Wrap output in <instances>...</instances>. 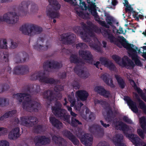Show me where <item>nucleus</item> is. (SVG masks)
Segmentation results:
<instances>
[{"instance_id": "7", "label": "nucleus", "mask_w": 146, "mask_h": 146, "mask_svg": "<svg viewBox=\"0 0 146 146\" xmlns=\"http://www.w3.org/2000/svg\"><path fill=\"white\" fill-rule=\"evenodd\" d=\"M18 20L19 16L17 13L13 12L4 14L3 17L0 16V22L5 21L9 24H15L17 23Z\"/></svg>"}, {"instance_id": "23", "label": "nucleus", "mask_w": 146, "mask_h": 146, "mask_svg": "<svg viewBox=\"0 0 146 146\" xmlns=\"http://www.w3.org/2000/svg\"><path fill=\"white\" fill-rule=\"evenodd\" d=\"M21 58L23 60V62L25 61L26 60L29 58L28 54L25 52L23 51L20 52L16 55L15 58V61L16 63H22Z\"/></svg>"}, {"instance_id": "8", "label": "nucleus", "mask_w": 146, "mask_h": 146, "mask_svg": "<svg viewBox=\"0 0 146 146\" xmlns=\"http://www.w3.org/2000/svg\"><path fill=\"white\" fill-rule=\"evenodd\" d=\"M43 98L48 102L47 104L50 105L52 101L54 100L61 98L62 95L59 93L54 92L53 91L47 90L42 94Z\"/></svg>"}, {"instance_id": "31", "label": "nucleus", "mask_w": 146, "mask_h": 146, "mask_svg": "<svg viewBox=\"0 0 146 146\" xmlns=\"http://www.w3.org/2000/svg\"><path fill=\"white\" fill-rule=\"evenodd\" d=\"M49 120L52 125L58 129H60L63 127L62 123L55 117H50Z\"/></svg>"}, {"instance_id": "6", "label": "nucleus", "mask_w": 146, "mask_h": 146, "mask_svg": "<svg viewBox=\"0 0 146 146\" xmlns=\"http://www.w3.org/2000/svg\"><path fill=\"white\" fill-rule=\"evenodd\" d=\"M19 30L24 35L32 36L33 35L40 33L42 29L37 25L26 24L22 25Z\"/></svg>"}, {"instance_id": "9", "label": "nucleus", "mask_w": 146, "mask_h": 146, "mask_svg": "<svg viewBox=\"0 0 146 146\" xmlns=\"http://www.w3.org/2000/svg\"><path fill=\"white\" fill-rule=\"evenodd\" d=\"M21 124L27 127H32L37 123V118L34 116H25L20 118Z\"/></svg>"}, {"instance_id": "12", "label": "nucleus", "mask_w": 146, "mask_h": 146, "mask_svg": "<svg viewBox=\"0 0 146 146\" xmlns=\"http://www.w3.org/2000/svg\"><path fill=\"white\" fill-rule=\"evenodd\" d=\"M34 141L36 146H41L49 144L50 143V139L45 136L38 135L34 138Z\"/></svg>"}, {"instance_id": "43", "label": "nucleus", "mask_w": 146, "mask_h": 146, "mask_svg": "<svg viewBox=\"0 0 146 146\" xmlns=\"http://www.w3.org/2000/svg\"><path fill=\"white\" fill-rule=\"evenodd\" d=\"M90 47L92 48L96 51L99 52H101V49L100 45H98L96 43L92 44L90 45Z\"/></svg>"}, {"instance_id": "62", "label": "nucleus", "mask_w": 146, "mask_h": 146, "mask_svg": "<svg viewBox=\"0 0 146 146\" xmlns=\"http://www.w3.org/2000/svg\"><path fill=\"white\" fill-rule=\"evenodd\" d=\"M112 58L116 63H118L121 60L120 58L116 55H113L112 56Z\"/></svg>"}, {"instance_id": "1", "label": "nucleus", "mask_w": 146, "mask_h": 146, "mask_svg": "<svg viewBox=\"0 0 146 146\" xmlns=\"http://www.w3.org/2000/svg\"><path fill=\"white\" fill-rule=\"evenodd\" d=\"M34 86L31 85H28L23 88V90L28 93H18L14 94L13 96V98H16L20 103L22 102L23 99L24 101L22 103L23 107L24 109L31 112L38 111L41 106L40 103L31 99V95L36 94L40 91V86L36 85L35 89Z\"/></svg>"}, {"instance_id": "28", "label": "nucleus", "mask_w": 146, "mask_h": 146, "mask_svg": "<svg viewBox=\"0 0 146 146\" xmlns=\"http://www.w3.org/2000/svg\"><path fill=\"white\" fill-rule=\"evenodd\" d=\"M19 131L20 128L19 127H15L12 129L9 133V138L10 139H14L19 137L21 135Z\"/></svg>"}, {"instance_id": "46", "label": "nucleus", "mask_w": 146, "mask_h": 146, "mask_svg": "<svg viewBox=\"0 0 146 146\" xmlns=\"http://www.w3.org/2000/svg\"><path fill=\"white\" fill-rule=\"evenodd\" d=\"M2 41V39H0V48H4L6 49L7 48V42L6 40L5 39H4L3 40V44H1V42Z\"/></svg>"}, {"instance_id": "13", "label": "nucleus", "mask_w": 146, "mask_h": 146, "mask_svg": "<svg viewBox=\"0 0 146 146\" xmlns=\"http://www.w3.org/2000/svg\"><path fill=\"white\" fill-rule=\"evenodd\" d=\"M76 38V35L73 34L68 35L63 33L60 36L61 40L66 44H71L74 43Z\"/></svg>"}, {"instance_id": "3", "label": "nucleus", "mask_w": 146, "mask_h": 146, "mask_svg": "<svg viewBox=\"0 0 146 146\" xmlns=\"http://www.w3.org/2000/svg\"><path fill=\"white\" fill-rule=\"evenodd\" d=\"M62 105L59 102H55L54 106L52 107V113L56 117L68 122L70 121V115L67 114V111L61 109Z\"/></svg>"}, {"instance_id": "4", "label": "nucleus", "mask_w": 146, "mask_h": 146, "mask_svg": "<svg viewBox=\"0 0 146 146\" xmlns=\"http://www.w3.org/2000/svg\"><path fill=\"white\" fill-rule=\"evenodd\" d=\"M51 7L48 6L46 10L47 16L51 19L58 18L60 16L59 10L60 8V5L56 0H48Z\"/></svg>"}, {"instance_id": "36", "label": "nucleus", "mask_w": 146, "mask_h": 146, "mask_svg": "<svg viewBox=\"0 0 146 146\" xmlns=\"http://www.w3.org/2000/svg\"><path fill=\"white\" fill-rule=\"evenodd\" d=\"M80 32L81 37L84 41L87 42H90V39L89 36V33L85 31H84V32L80 31Z\"/></svg>"}, {"instance_id": "55", "label": "nucleus", "mask_w": 146, "mask_h": 146, "mask_svg": "<svg viewBox=\"0 0 146 146\" xmlns=\"http://www.w3.org/2000/svg\"><path fill=\"white\" fill-rule=\"evenodd\" d=\"M88 118L89 121H93L96 118L95 114L93 112H91L90 114L88 116Z\"/></svg>"}, {"instance_id": "51", "label": "nucleus", "mask_w": 146, "mask_h": 146, "mask_svg": "<svg viewBox=\"0 0 146 146\" xmlns=\"http://www.w3.org/2000/svg\"><path fill=\"white\" fill-rule=\"evenodd\" d=\"M133 17L137 21H139V18L141 19H144V16L142 15H138V13H136L135 14H133Z\"/></svg>"}, {"instance_id": "30", "label": "nucleus", "mask_w": 146, "mask_h": 146, "mask_svg": "<svg viewBox=\"0 0 146 146\" xmlns=\"http://www.w3.org/2000/svg\"><path fill=\"white\" fill-rule=\"evenodd\" d=\"M125 60L127 62L123 59H122V62L123 65L129 69L133 68L135 66L134 62L127 56L126 57Z\"/></svg>"}, {"instance_id": "52", "label": "nucleus", "mask_w": 146, "mask_h": 146, "mask_svg": "<svg viewBox=\"0 0 146 146\" xmlns=\"http://www.w3.org/2000/svg\"><path fill=\"white\" fill-rule=\"evenodd\" d=\"M141 48L143 49V52H142L140 51V49H139L138 50V52L139 53H142L143 54L142 55V57L146 60V46L141 47Z\"/></svg>"}, {"instance_id": "53", "label": "nucleus", "mask_w": 146, "mask_h": 146, "mask_svg": "<svg viewBox=\"0 0 146 146\" xmlns=\"http://www.w3.org/2000/svg\"><path fill=\"white\" fill-rule=\"evenodd\" d=\"M73 87L75 90L78 89L80 88V85L79 83L76 81H74L72 83Z\"/></svg>"}, {"instance_id": "49", "label": "nucleus", "mask_w": 146, "mask_h": 146, "mask_svg": "<svg viewBox=\"0 0 146 146\" xmlns=\"http://www.w3.org/2000/svg\"><path fill=\"white\" fill-rule=\"evenodd\" d=\"M0 87H1V91L3 92L6 91L10 88L9 85L6 84H0Z\"/></svg>"}, {"instance_id": "10", "label": "nucleus", "mask_w": 146, "mask_h": 146, "mask_svg": "<svg viewBox=\"0 0 146 146\" xmlns=\"http://www.w3.org/2000/svg\"><path fill=\"white\" fill-rule=\"evenodd\" d=\"M61 62H59L54 60L47 61L43 64V68L45 70L47 71L48 68L58 69L62 67Z\"/></svg>"}, {"instance_id": "24", "label": "nucleus", "mask_w": 146, "mask_h": 146, "mask_svg": "<svg viewBox=\"0 0 146 146\" xmlns=\"http://www.w3.org/2000/svg\"><path fill=\"white\" fill-rule=\"evenodd\" d=\"M127 136L135 146H139L142 144V140L138 136L133 134H128Z\"/></svg>"}, {"instance_id": "11", "label": "nucleus", "mask_w": 146, "mask_h": 146, "mask_svg": "<svg viewBox=\"0 0 146 146\" xmlns=\"http://www.w3.org/2000/svg\"><path fill=\"white\" fill-rule=\"evenodd\" d=\"M31 3L29 1H23L18 7V15L19 16L26 15L28 13V6Z\"/></svg>"}, {"instance_id": "5", "label": "nucleus", "mask_w": 146, "mask_h": 146, "mask_svg": "<svg viewBox=\"0 0 146 146\" xmlns=\"http://www.w3.org/2000/svg\"><path fill=\"white\" fill-rule=\"evenodd\" d=\"M31 77L32 80H38L41 82L51 85L56 84L58 82V80L46 76L44 72L41 71L33 73Z\"/></svg>"}, {"instance_id": "35", "label": "nucleus", "mask_w": 146, "mask_h": 146, "mask_svg": "<svg viewBox=\"0 0 146 146\" xmlns=\"http://www.w3.org/2000/svg\"><path fill=\"white\" fill-rule=\"evenodd\" d=\"M106 110L107 117L106 119L109 122H111L113 118V111L111 107H108Z\"/></svg>"}, {"instance_id": "64", "label": "nucleus", "mask_w": 146, "mask_h": 146, "mask_svg": "<svg viewBox=\"0 0 146 146\" xmlns=\"http://www.w3.org/2000/svg\"><path fill=\"white\" fill-rule=\"evenodd\" d=\"M17 46V43L14 42L13 41H11L10 47L12 49H14L16 48Z\"/></svg>"}, {"instance_id": "56", "label": "nucleus", "mask_w": 146, "mask_h": 146, "mask_svg": "<svg viewBox=\"0 0 146 146\" xmlns=\"http://www.w3.org/2000/svg\"><path fill=\"white\" fill-rule=\"evenodd\" d=\"M123 120L126 122L127 123L129 124H132V121L131 119H129L128 117L126 116H124L123 118Z\"/></svg>"}, {"instance_id": "61", "label": "nucleus", "mask_w": 146, "mask_h": 146, "mask_svg": "<svg viewBox=\"0 0 146 146\" xmlns=\"http://www.w3.org/2000/svg\"><path fill=\"white\" fill-rule=\"evenodd\" d=\"M0 146H9V143L7 141L1 140L0 142Z\"/></svg>"}, {"instance_id": "37", "label": "nucleus", "mask_w": 146, "mask_h": 146, "mask_svg": "<svg viewBox=\"0 0 146 146\" xmlns=\"http://www.w3.org/2000/svg\"><path fill=\"white\" fill-rule=\"evenodd\" d=\"M135 96L139 102V107L146 113V105L145 103L140 98L137 94H135Z\"/></svg>"}, {"instance_id": "42", "label": "nucleus", "mask_w": 146, "mask_h": 146, "mask_svg": "<svg viewBox=\"0 0 146 146\" xmlns=\"http://www.w3.org/2000/svg\"><path fill=\"white\" fill-rule=\"evenodd\" d=\"M71 124L72 126L76 127L78 125H81L82 123L78 120L72 117H71Z\"/></svg>"}, {"instance_id": "63", "label": "nucleus", "mask_w": 146, "mask_h": 146, "mask_svg": "<svg viewBox=\"0 0 146 146\" xmlns=\"http://www.w3.org/2000/svg\"><path fill=\"white\" fill-rule=\"evenodd\" d=\"M38 9V7L35 3H33L31 5V11L32 12H34L35 10H37Z\"/></svg>"}, {"instance_id": "33", "label": "nucleus", "mask_w": 146, "mask_h": 146, "mask_svg": "<svg viewBox=\"0 0 146 146\" xmlns=\"http://www.w3.org/2000/svg\"><path fill=\"white\" fill-rule=\"evenodd\" d=\"M114 123L116 127H117L118 125L119 126L121 127L120 130H121L124 133L125 131H128L129 130L128 126L121 121H116L114 122Z\"/></svg>"}, {"instance_id": "21", "label": "nucleus", "mask_w": 146, "mask_h": 146, "mask_svg": "<svg viewBox=\"0 0 146 146\" xmlns=\"http://www.w3.org/2000/svg\"><path fill=\"white\" fill-rule=\"evenodd\" d=\"M44 40V39L43 37H38L36 44L33 46L34 48L39 51H43L47 50L48 48V45L44 46L38 44L39 42H40L43 43Z\"/></svg>"}, {"instance_id": "48", "label": "nucleus", "mask_w": 146, "mask_h": 146, "mask_svg": "<svg viewBox=\"0 0 146 146\" xmlns=\"http://www.w3.org/2000/svg\"><path fill=\"white\" fill-rule=\"evenodd\" d=\"M106 67L111 71H114L116 68L115 65L111 61Z\"/></svg>"}, {"instance_id": "17", "label": "nucleus", "mask_w": 146, "mask_h": 146, "mask_svg": "<svg viewBox=\"0 0 146 146\" xmlns=\"http://www.w3.org/2000/svg\"><path fill=\"white\" fill-rule=\"evenodd\" d=\"M63 133L64 136L68 138L74 145L79 144V141L70 131L65 130L64 131Z\"/></svg>"}, {"instance_id": "27", "label": "nucleus", "mask_w": 146, "mask_h": 146, "mask_svg": "<svg viewBox=\"0 0 146 146\" xmlns=\"http://www.w3.org/2000/svg\"><path fill=\"white\" fill-rule=\"evenodd\" d=\"M129 81L134 89L136 90L137 93L140 95L142 99L146 102V97L144 93L142 92V90L139 88L137 87L136 84L134 80L131 79H129Z\"/></svg>"}, {"instance_id": "39", "label": "nucleus", "mask_w": 146, "mask_h": 146, "mask_svg": "<svg viewBox=\"0 0 146 146\" xmlns=\"http://www.w3.org/2000/svg\"><path fill=\"white\" fill-rule=\"evenodd\" d=\"M70 61L71 63L79 64L81 62V60L78 58L76 55L72 54L70 57Z\"/></svg>"}, {"instance_id": "14", "label": "nucleus", "mask_w": 146, "mask_h": 146, "mask_svg": "<svg viewBox=\"0 0 146 146\" xmlns=\"http://www.w3.org/2000/svg\"><path fill=\"white\" fill-rule=\"evenodd\" d=\"M78 53L79 56L83 59L89 61V63L91 64H93V56L90 51L87 50H80Z\"/></svg>"}, {"instance_id": "44", "label": "nucleus", "mask_w": 146, "mask_h": 146, "mask_svg": "<svg viewBox=\"0 0 146 146\" xmlns=\"http://www.w3.org/2000/svg\"><path fill=\"white\" fill-rule=\"evenodd\" d=\"M34 128L35 132L36 133L38 134L42 131L43 125H38L36 126H35Z\"/></svg>"}, {"instance_id": "34", "label": "nucleus", "mask_w": 146, "mask_h": 146, "mask_svg": "<svg viewBox=\"0 0 146 146\" xmlns=\"http://www.w3.org/2000/svg\"><path fill=\"white\" fill-rule=\"evenodd\" d=\"M115 77L119 87L122 89L124 88L125 86V83L124 80L120 76L117 75H115Z\"/></svg>"}, {"instance_id": "25", "label": "nucleus", "mask_w": 146, "mask_h": 146, "mask_svg": "<svg viewBox=\"0 0 146 146\" xmlns=\"http://www.w3.org/2000/svg\"><path fill=\"white\" fill-rule=\"evenodd\" d=\"M74 72L80 77L86 78L88 76L89 74L87 71H84L83 69L82 68L81 66H78L74 69Z\"/></svg>"}, {"instance_id": "57", "label": "nucleus", "mask_w": 146, "mask_h": 146, "mask_svg": "<svg viewBox=\"0 0 146 146\" xmlns=\"http://www.w3.org/2000/svg\"><path fill=\"white\" fill-rule=\"evenodd\" d=\"M123 120L126 122L127 123L129 124H132V121L131 119H129L128 117L126 116H124L123 118Z\"/></svg>"}, {"instance_id": "20", "label": "nucleus", "mask_w": 146, "mask_h": 146, "mask_svg": "<svg viewBox=\"0 0 146 146\" xmlns=\"http://www.w3.org/2000/svg\"><path fill=\"white\" fill-rule=\"evenodd\" d=\"M89 128L90 132L93 134H96L103 135L104 134L103 128L100 125L93 124Z\"/></svg>"}, {"instance_id": "38", "label": "nucleus", "mask_w": 146, "mask_h": 146, "mask_svg": "<svg viewBox=\"0 0 146 146\" xmlns=\"http://www.w3.org/2000/svg\"><path fill=\"white\" fill-rule=\"evenodd\" d=\"M139 121L143 130L146 133V118L144 116H143L139 118Z\"/></svg>"}, {"instance_id": "54", "label": "nucleus", "mask_w": 146, "mask_h": 146, "mask_svg": "<svg viewBox=\"0 0 146 146\" xmlns=\"http://www.w3.org/2000/svg\"><path fill=\"white\" fill-rule=\"evenodd\" d=\"M144 132L145 131H143L141 129H137V132L139 136L142 139H143L145 138V135H144Z\"/></svg>"}, {"instance_id": "26", "label": "nucleus", "mask_w": 146, "mask_h": 146, "mask_svg": "<svg viewBox=\"0 0 146 146\" xmlns=\"http://www.w3.org/2000/svg\"><path fill=\"white\" fill-rule=\"evenodd\" d=\"M52 139L55 144L58 146H64L66 145V141L59 136L53 135L52 137Z\"/></svg>"}, {"instance_id": "15", "label": "nucleus", "mask_w": 146, "mask_h": 146, "mask_svg": "<svg viewBox=\"0 0 146 146\" xmlns=\"http://www.w3.org/2000/svg\"><path fill=\"white\" fill-rule=\"evenodd\" d=\"M29 72V68L26 65L18 66L15 67L13 71V74L16 75H24Z\"/></svg>"}, {"instance_id": "18", "label": "nucleus", "mask_w": 146, "mask_h": 146, "mask_svg": "<svg viewBox=\"0 0 146 146\" xmlns=\"http://www.w3.org/2000/svg\"><path fill=\"white\" fill-rule=\"evenodd\" d=\"M81 142L86 146H91L92 144L93 138L89 136L88 133H85L79 138Z\"/></svg>"}, {"instance_id": "32", "label": "nucleus", "mask_w": 146, "mask_h": 146, "mask_svg": "<svg viewBox=\"0 0 146 146\" xmlns=\"http://www.w3.org/2000/svg\"><path fill=\"white\" fill-rule=\"evenodd\" d=\"M101 78L104 82L111 88H114L115 87V85L113 83L112 79L111 78H109L106 75L104 74L101 76Z\"/></svg>"}, {"instance_id": "41", "label": "nucleus", "mask_w": 146, "mask_h": 146, "mask_svg": "<svg viewBox=\"0 0 146 146\" xmlns=\"http://www.w3.org/2000/svg\"><path fill=\"white\" fill-rule=\"evenodd\" d=\"M100 31L104 37L107 38L111 33L109 29L105 28L102 29L100 30Z\"/></svg>"}, {"instance_id": "45", "label": "nucleus", "mask_w": 146, "mask_h": 146, "mask_svg": "<svg viewBox=\"0 0 146 146\" xmlns=\"http://www.w3.org/2000/svg\"><path fill=\"white\" fill-rule=\"evenodd\" d=\"M76 47L77 49L80 48L81 49H85L87 48L88 46L84 43H79L76 44Z\"/></svg>"}, {"instance_id": "2", "label": "nucleus", "mask_w": 146, "mask_h": 146, "mask_svg": "<svg viewBox=\"0 0 146 146\" xmlns=\"http://www.w3.org/2000/svg\"><path fill=\"white\" fill-rule=\"evenodd\" d=\"M107 38L110 42L114 43L119 48H121L122 46L124 48L128 50L129 56L134 61L135 64L138 66L142 65V63L137 55L136 50L132 48L131 46V45L133 46V44L129 43L124 37L123 36H120L118 38H116L111 33Z\"/></svg>"}, {"instance_id": "60", "label": "nucleus", "mask_w": 146, "mask_h": 146, "mask_svg": "<svg viewBox=\"0 0 146 146\" xmlns=\"http://www.w3.org/2000/svg\"><path fill=\"white\" fill-rule=\"evenodd\" d=\"M17 111L16 110H13L11 111H9L8 112H6V113H7L8 116V118L9 117H11L13 116L16 113Z\"/></svg>"}, {"instance_id": "47", "label": "nucleus", "mask_w": 146, "mask_h": 146, "mask_svg": "<svg viewBox=\"0 0 146 146\" xmlns=\"http://www.w3.org/2000/svg\"><path fill=\"white\" fill-rule=\"evenodd\" d=\"M125 10L126 12H128L129 13H131V12H132L133 15L136 13L135 11L133 10V8L130 5L126 7Z\"/></svg>"}, {"instance_id": "40", "label": "nucleus", "mask_w": 146, "mask_h": 146, "mask_svg": "<svg viewBox=\"0 0 146 146\" xmlns=\"http://www.w3.org/2000/svg\"><path fill=\"white\" fill-rule=\"evenodd\" d=\"M100 61L101 64L106 67L110 61L108 59L104 57H101L100 58Z\"/></svg>"}, {"instance_id": "19", "label": "nucleus", "mask_w": 146, "mask_h": 146, "mask_svg": "<svg viewBox=\"0 0 146 146\" xmlns=\"http://www.w3.org/2000/svg\"><path fill=\"white\" fill-rule=\"evenodd\" d=\"M94 90L99 94L106 98H108L111 95L110 92L106 90L102 86H96Z\"/></svg>"}, {"instance_id": "59", "label": "nucleus", "mask_w": 146, "mask_h": 146, "mask_svg": "<svg viewBox=\"0 0 146 146\" xmlns=\"http://www.w3.org/2000/svg\"><path fill=\"white\" fill-rule=\"evenodd\" d=\"M7 128L0 127V136L7 133Z\"/></svg>"}, {"instance_id": "22", "label": "nucleus", "mask_w": 146, "mask_h": 146, "mask_svg": "<svg viewBox=\"0 0 146 146\" xmlns=\"http://www.w3.org/2000/svg\"><path fill=\"white\" fill-rule=\"evenodd\" d=\"M124 100L126 101L128 105L132 111L135 113L138 112V109L135 102L132 101L130 98L128 96L125 97Z\"/></svg>"}, {"instance_id": "29", "label": "nucleus", "mask_w": 146, "mask_h": 146, "mask_svg": "<svg viewBox=\"0 0 146 146\" xmlns=\"http://www.w3.org/2000/svg\"><path fill=\"white\" fill-rule=\"evenodd\" d=\"M76 95L80 100L84 101L87 100L89 94L86 91L82 90L76 92Z\"/></svg>"}, {"instance_id": "16", "label": "nucleus", "mask_w": 146, "mask_h": 146, "mask_svg": "<svg viewBox=\"0 0 146 146\" xmlns=\"http://www.w3.org/2000/svg\"><path fill=\"white\" fill-rule=\"evenodd\" d=\"M71 94L72 95H73L72 96L70 95H68V99L71 104V106H74L76 110L80 111L81 109V107L83 105V104L79 102L75 104L76 100L74 97V94L73 92H72Z\"/></svg>"}, {"instance_id": "50", "label": "nucleus", "mask_w": 146, "mask_h": 146, "mask_svg": "<svg viewBox=\"0 0 146 146\" xmlns=\"http://www.w3.org/2000/svg\"><path fill=\"white\" fill-rule=\"evenodd\" d=\"M64 86L61 85H56L54 88V90L56 92L62 91L64 90Z\"/></svg>"}, {"instance_id": "58", "label": "nucleus", "mask_w": 146, "mask_h": 146, "mask_svg": "<svg viewBox=\"0 0 146 146\" xmlns=\"http://www.w3.org/2000/svg\"><path fill=\"white\" fill-rule=\"evenodd\" d=\"M113 18L109 16H108L106 17V20L107 23L110 25H111L112 24V23L111 21H113Z\"/></svg>"}]
</instances>
